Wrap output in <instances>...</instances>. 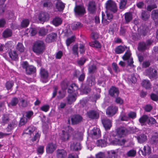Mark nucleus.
<instances>
[{
    "mask_svg": "<svg viewBox=\"0 0 158 158\" xmlns=\"http://www.w3.org/2000/svg\"><path fill=\"white\" fill-rule=\"evenodd\" d=\"M142 155L144 156H146L150 155L151 152V148L148 146H144L143 150H141Z\"/></svg>",
    "mask_w": 158,
    "mask_h": 158,
    "instance_id": "25",
    "label": "nucleus"
},
{
    "mask_svg": "<svg viewBox=\"0 0 158 158\" xmlns=\"http://www.w3.org/2000/svg\"><path fill=\"white\" fill-rule=\"evenodd\" d=\"M157 7V5L156 4L148 5L146 9L148 11L151 12L152 10Z\"/></svg>",
    "mask_w": 158,
    "mask_h": 158,
    "instance_id": "56",
    "label": "nucleus"
},
{
    "mask_svg": "<svg viewBox=\"0 0 158 158\" xmlns=\"http://www.w3.org/2000/svg\"><path fill=\"white\" fill-rule=\"evenodd\" d=\"M87 115L89 118L91 119H97L99 117L98 112L94 110H91L87 112Z\"/></svg>",
    "mask_w": 158,
    "mask_h": 158,
    "instance_id": "14",
    "label": "nucleus"
},
{
    "mask_svg": "<svg viewBox=\"0 0 158 158\" xmlns=\"http://www.w3.org/2000/svg\"><path fill=\"white\" fill-rule=\"evenodd\" d=\"M106 12V16L102 15V22L104 25H107L113 18V15L112 13H110L109 12Z\"/></svg>",
    "mask_w": 158,
    "mask_h": 158,
    "instance_id": "8",
    "label": "nucleus"
},
{
    "mask_svg": "<svg viewBox=\"0 0 158 158\" xmlns=\"http://www.w3.org/2000/svg\"><path fill=\"white\" fill-rule=\"evenodd\" d=\"M14 85V82L12 81H7L6 84V87L7 90L10 89Z\"/></svg>",
    "mask_w": 158,
    "mask_h": 158,
    "instance_id": "59",
    "label": "nucleus"
},
{
    "mask_svg": "<svg viewBox=\"0 0 158 158\" xmlns=\"http://www.w3.org/2000/svg\"><path fill=\"white\" fill-rule=\"evenodd\" d=\"M78 89V87L76 84L73 83L69 87L68 89V92L69 93L72 94L74 93Z\"/></svg>",
    "mask_w": 158,
    "mask_h": 158,
    "instance_id": "26",
    "label": "nucleus"
},
{
    "mask_svg": "<svg viewBox=\"0 0 158 158\" xmlns=\"http://www.w3.org/2000/svg\"><path fill=\"white\" fill-rule=\"evenodd\" d=\"M29 23V21L28 19H25L22 21L21 23V26L23 27H26L28 26Z\"/></svg>",
    "mask_w": 158,
    "mask_h": 158,
    "instance_id": "60",
    "label": "nucleus"
},
{
    "mask_svg": "<svg viewBox=\"0 0 158 158\" xmlns=\"http://www.w3.org/2000/svg\"><path fill=\"white\" fill-rule=\"evenodd\" d=\"M87 82L89 86H91L95 84V79L91 77L88 78Z\"/></svg>",
    "mask_w": 158,
    "mask_h": 158,
    "instance_id": "55",
    "label": "nucleus"
},
{
    "mask_svg": "<svg viewBox=\"0 0 158 158\" xmlns=\"http://www.w3.org/2000/svg\"><path fill=\"white\" fill-rule=\"evenodd\" d=\"M158 134L156 132L155 134L151 137L150 141L151 144L155 145L158 144Z\"/></svg>",
    "mask_w": 158,
    "mask_h": 158,
    "instance_id": "33",
    "label": "nucleus"
},
{
    "mask_svg": "<svg viewBox=\"0 0 158 158\" xmlns=\"http://www.w3.org/2000/svg\"><path fill=\"white\" fill-rule=\"evenodd\" d=\"M78 46L77 44H75L73 46L72 50L74 55H78Z\"/></svg>",
    "mask_w": 158,
    "mask_h": 158,
    "instance_id": "64",
    "label": "nucleus"
},
{
    "mask_svg": "<svg viewBox=\"0 0 158 158\" xmlns=\"http://www.w3.org/2000/svg\"><path fill=\"white\" fill-rule=\"evenodd\" d=\"M19 100L18 98L14 97L11 99L10 102L8 103L9 107H11V106H16L19 103Z\"/></svg>",
    "mask_w": 158,
    "mask_h": 158,
    "instance_id": "31",
    "label": "nucleus"
},
{
    "mask_svg": "<svg viewBox=\"0 0 158 158\" xmlns=\"http://www.w3.org/2000/svg\"><path fill=\"white\" fill-rule=\"evenodd\" d=\"M49 19L48 14L46 12H41L39 15L38 19L42 22L48 21Z\"/></svg>",
    "mask_w": 158,
    "mask_h": 158,
    "instance_id": "17",
    "label": "nucleus"
},
{
    "mask_svg": "<svg viewBox=\"0 0 158 158\" xmlns=\"http://www.w3.org/2000/svg\"><path fill=\"white\" fill-rule=\"evenodd\" d=\"M71 150L73 151H77L81 149L80 144L79 142H76L75 139H74L73 143L70 146Z\"/></svg>",
    "mask_w": 158,
    "mask_h": 158,
    "instance_id": "22",
    "label": "nucleus"
},
{
    "mask_svg": "<svg viewBox=\"0 0 158 158\" xmlns=\"http://www.w3.org/2000/svg\"><path fill=\"white\" fill-rule=\"evenodd\" d=\"M131 54L129 50L127 51L125 54L122 57L123 59L124 60H127L130 58Z\"/></svg>",
    "mask_w": 158,
    "mask_h": 158,
    "instance_id": "51",
    "label": "nucleus"
},
{
    "mask_svg": "<svg viewBox=\"0 0 158 158\" xmlns=\"http://www.w3.org/2000/svg\"><path fill=\"white\" fill-rule=\"evenodd\" d=\"M82 117L80 115L77 114L73 115L71 118L72 123L73 124H77L82 121Z\"/></svg>",
    "mask_w": 158,
    "mask_h": 158,
    "instance_id": "18",
    "label": "nucleus"
},
{
    "mask_svg": "<svg viewBox=\"0 0 158 158\" xmlns=\"http://www.w3.org/2000/svg\"><path fill=\"white\" fill-rule=\"evenodd\" d=\"M56 148V145L55 144L52 143H49L46 147L47 152L48 153H52L55 150Z\"/></svg>",
    "mask_w": 158,
    "mask_h": 158,
    "instance_id": "23",
    "label": "nucleus"
},
{
    "mask_svg": "<svg viewBox=\"0 0 158 158\" xmlns=\"http://www.w3.org/2000/svg\"><path fill=\"white\" fill-rule=\"evenodd\" d=\"M109 94L113 97H116L118 96L119 94V91L118 89L113 86H112L109 90Z\"/></svg>",
    "mask_w": 158,
    "mask_h": 158,
    "instance_id": "16",
    "label": "nucleus"
},
{
    "mask_svg": "<svg viewBox=\"0 0 158 158\" xmlns=\"http://www.w3.org/2000/svg\"><path fill=\"white\" fill-rule=\"evenodd\" d=\"M75 131L73 132V130L71 127H66L65 130L62 131V133L60 135V139L63 142H65L69 140L70 137V134L75 135Z\"/></svg>",
    "mask_w": 158,
    "mask_h": 158,
    "instance_id": "1",
    "label": "nucleus"
},
{
    "mask_svg": "<svg viewBox=\"0 0 158 158\" xmlns=\"http://www.w3.org/2000/svg\"><path fill=\"white\" fill-rule=\"evenodd\" d=\"M40 75L41 80L43 83H46L48 81L49 73L46 69L41 68L40 69Z\"/></svg>",
    "mask_w": 158,
    "mask_h": 158,
    "instance_id": "7",
    "label": "nucleus"
},
{
    "mask_svg": "<svg viewBox=\"0 0 158 158\" xmlns=\"http://www.w3.org/2000/svg\"><path fill=\"white\" fill-rule=\"evenodd\" d=\"M28 104V102L27 101L23 99H22L19 103V105L23 107H26Z\"/></svg>",
    "mask_w": 158,
    "mask_h": 158,
    "instance_id": "54",
    "label": "nucleus"
},
{
    "mask_svg": "<svg viewBox=\"0 0 158 158\" xmlns=\"http://www.w3.org/2000/svg\"><path fill=\"white\" fill-rule=\"evenodd\" d=\"M132 15L131 12H127L124 14L125 22L128 23L132 19Z\"/></svg>",
    "mask_w": 158,
    "mask_h": 158,
    "instance_id": "28",
    "label": "nucleus"
},
{
    "mask_svg": "<svg viewBox=\"0 0 158 158\" xmlns=\"http://www.w3.org/2000/svg\"><path fill=\"white\" fill-rule=\"evenodd\" d=\"M76 99L75 95H69L67 97V102L69 104H71L76 101Z\"/></svg>",
    "mask_w": 158,
    "mask_h": 158,
    "instance_id": "41",
    "label": "nucleus"
},
{
    "mask_svg": "<svg viewBox=\"0 0 158 158\" xmlns=\"http://www.w3.org/2000/svg\"><path fill=\"white\" fill-rule=\"evenodd\" d=\"M127 48L126 46H119L116 48L115 50V52L117 54L122 53Z\"/></svg>",
    "mask_w": 158,
    "mask_h": 158,
    "instance_id": "37",
    "label": "nucleus"
},
{
    "mask_svg": "<svg viewBox=\"0 0 158 158\" xmlns=\"http://www.w3.org/2000/svg\"><path fill=\"white\" fill-rule=\"evenodd\" d=\"M97 143V146L102 147L106 146L107 144V142L106 140L102 139L98 140Z\"/></svg>",
    "mask_w": 158,
    "mask_h": 158,
    "instance_id": "45",
    "label": "nucleus"
},
{
    "mask_svg": "<svg viewBox=\"0 0 158 158\" xmlns=\"http://www.w3.org/2000/svg\"><path fill=\"white\" fill-rule=\"evenodd\" d=\"M120 119L122 121H127L129 119V117L124 113L122 112L120 116Z\"/></svg>",
    "mask_w": 158,
    "mask_h": 158,
    "instance_id": "57",
    "label": "nucleus"
},
{
    "mask_svg": "<svg viewBox=\"0 0 158 158\" xmlns=\"http://www.w3.org/2000/svg\"><path fill=\"white\" fill-rule=\"evenodd\" d=\"M112 68L115 73H118L120 71L118 67L115 63H113L112 64Z\"/></svg>",
    "mask_w": 158,
    "mask_h": 158,
    "instance_id": "62",
    "label": "nucleus"
},
{
    "mask_svg": "<svg viewBox=\"0 0 158 158\" xmlns=\"http://www.w3.org/2000/svg\"><path fill=\"white\" fill-rule=\"evenodd\" d=\"M89 45L92 47H95L97 48H100L101 47V45L97 41L95 40L89 43Z\"/></svg>",
    "mask_w": 158,
    "mask_h": 158,
    "instance_id": "42",
    "label": "nucleus"
},
{
    "mask_svg": "<svg viewBox=\"0 0 158 158\" xmlns=\"http://www.w3.org/2000/svg\"><path fill=\"white\" fill-rule=\"evenodd\" d=\"M74 11L75 14L78 15H82L85 13V8L82 5L76 6L74 8Z\"/></svg>",
    "mask_w": 158,
    "mask_h": 158,
    "instance_id": "10",
    "label": "nucleus"
},
{
    "mask_svg": "<svg viewBox=\"0 0 158 158\" xmlns=\"http://www.w3.org/2000/svg\"><path fill=\"white\" fill-rule=\"evenodd\" d=\"M152 43V41L150 40H147L146 42H140L138 44V49L140 51H143L148 50Z\"/></svg>",
    "mask_w": 158,
    "mask_h": 158,
    "instance_id": "6",
    "label": "nucleus"
},
{
    "mask_svg": "<svg viewBox=\"0 0 158 158\" xmlns=\"http://www.w3.org/2000/svg\"><path fill=\"white\" fill-rule=\"evenodd\" d=\"M52 5V3L49 0L45 1L43 3V6L45 7H50Z\"/></svg>",
    "mask_w": 158,
    "mask_h": 158,
    "instance_id": "61",
    "label": "nucleus"
},
{
    "mask_svg": "<svg viewBox=\"0 0 158 158\" xmlns=\"http://www.w3.org/2000/svg\"><path fill=\"white\" fill-rule=\"evenodd\" d=\"M37 32L36 28L32 27L30 28L29 29H27L25 31V33L27 34L29 33L31 36H33L35 35L37 33Z\"/></svg>",
    "mask_w": 158,
    "mask_h": 158,
    "instance_id": "30",
    "label": "nucleus"
},
{
    "mask_svg": "<svg viewBox=\"0 0 158 158\" xmlns=\"http://www.w3.org/2000/svg\"><path fill=\"white\" fill-rule=\"evenodd\" d=\"M82 26L81 23L79 22H75L72 24V27L73 29L76 30L79 29Z\"/></svg>",
    "mask_w": 158,
    "mask_h": 158,
    "instance_id": "49",
    "label": "nucleus"
},
{
    "mask_svg": "<svg viewBox=\"0 0 158 158\" xmlns=\"http://www.w3.org/2000/svg\"><path fill=\"white\" fill-rule=\"evenodd\" d=\"M150 17V15L148 12L145 10H142L141 14V18L144 21H147Z\"/></svg>",
    "mask_w": 158,
    "mask_h": 158,
    "instance_id": "36",
    "label": "nucleus"
},
{
    "mask_svg": "<svg viewBox=\"0 0 158 158\" xmlns=\"http://www.w3.org/2000/svg\"><path fill=\"white\" fill-rule=\"evenodd\" d=\"M136 151L133 149H132L128 151L127 153V156L129 157H134L136 155Z\"/></svg>",
    "mask_w": 158,
    "mask_h": 158,
    "instance_id": "52",
    "label": "nucleus"
},
{
    "mask_svg": "<svg viewBox=\"0 0 158 158\" xmlns=\"http://www.w3.org/2000/svg\"><path fill=\"white\" fill-rule=\"evenodd\" d=\"M148 31L149 29L148 27H144L142 29H140L139 34L140 35L145 36L148 34Z\"/></svg>",
    "mask_w": 158,
    "mask_h": 158,
    "instance_id": "46",
    "label": "nucleus"
},
{
    "mask_svg": "<svg viewBox=\"0 0 158 158\" xmlns=\"http://www.w3.org/2000/svg\"><path fill=\"white\" fill-rule=\"evenodd\" d=\"M65 7V4L60 1H58L56 4V7L58 11H62Z\"/></svg>",
    "mask_w": 158,
    "mask_h": 158,
    "instance_id": "35",
    "label": "nucleus"
},
{
    "mask_svg": "<svg viewBox=\"0 0 158 158\" xmlns=\"http://www.w3.org/2000/svg\"><path fill=\"white\" fill-rule=\"evenodd\" d=\"M118 107L116 106H110L106 110V114L109 116H112L114 115L117 112Z\"/></svg>",
    "mask_w": 158,
    "mask_h": 158,
    "instance_id": "9",
    "label": "nucleus"
},
{
    "mask_svg": "<svg viewBox=\"0 0 158 158\" xmlns=\"http://www.w3.org/2000/svg\"><path fill=\"white\" fill-rule=\"evenodd\" d=\"M106 12H111L114 13L117 11V7L116 3L111 0L107 1L106 3Z\"/></svg>",
    "mask_w": 158,
    "mask_h": 158,
    "instance_id": "4",
    "label": "nucleus"
},
{
    "mask_svg": "<svg viewBox=\"0 0 158 158\" xmlns=\"http://www.w3.org/2000/svg\"><path fill=\"white\" fill-rule=\"evenodd\" d=\"M10 57L13 60H16L18 59V55L16 51H13L9 52Z\"/></svg>",
    "mask_w": 158,
    "mask_h": 158,
    "instance_id": "39",
    "label": "nucleus"
},
{
    "mask_svg": "<svg viewBox=\"0 0 158 158\" xmlns=\"http://www.w3.org/2000/svg\"><path fill=\"white\" fill-rule=\"evenodd\" d=\"M102 123L106 130L110 129L112 126V122L107 118H105L102 120Z\"/></svg>",
    "mask_w": 158,
    "mask_h": 158,
    "instance_id": "19",
    "label": "nucleus"
},
{
    "mask_svg": "<svg viewBox=\"0 0 158 158\" xmlns=\"http://www.w3.org/2000/svg\"><path fill=\"white\" fill-rule=\"evenodd\" d=\"M127 0H121L119 3V8L120 9L124 10L127 7L126 5Z\"/></svg>",
    "mask_w": 158,
    "mask_h": 158,
    "instance_id": "43",
    "label": "nucleus"
},
{
    "mask_svg": "<svg viewBox=\"0 0 158 158\" xmlns=\"http://www.w3.org/2000/svg\"><path fill=\"white\" fill-rule=\"evenodd\" d=\"M141 84L143 87L146 89H149L151 87L150 81L148 80H144L142 82Z\"/></svg>",
    "mask_w": 158,
    "mask_h": 158,
    "instance_id": "48",
    "label": "nucleus"
},
{
    "mask_svg": "<svg viewBox=\"0 0 158 158\" xmlns=\"http://www.w3.org/2000/svg\"><path fill=\"white\" fill-rule=\"evenodd\" d=\"M157 122L155 118L152 117H149L147 121V124L150 126L155 125Z\"/></svg>",
    "mask_w": 158,
    "mask_h": 158,
    "instance_id": "44",
    "label": "nucleus"
},
{
    "mask_svg": "<svg viewBox=\"0 0 158 158\" xmlns=\"http://www.w3.org/2000/svg\"><path fill=\"white\" fill-rule=\"evenodd\" d=\"M57 34L55 33H51L48 35L45 39V41L47 43L53 42L56 41Z\"/></svg>",
    "mask_w": 158,
    "mask_h": 158,
    "instance_id": "12",
    "label": "nucleus"
},
{
    "mask_svg": "<svg viewBox=\"0 0 158 158\" xmlns=\"http://www.w3.org/2000/svg\"><path fill=\"white\" fill-rule=\"evenodd\" d=\"M88 10L90 14H94L95 13L96 10V5L95 2L90 1L89 2L88 6Z\"/></svg>",
    "mask_w": 158,
    "mask_h": 158,
    "instance_id": "13",
    "label": "nucleus"
},
{
    "mask_svg": "<svg viewBox=\"0 0 158 158\" xmlns=\"http://www.w3.org/2000/svg\"><path fill=\"white\" fill-rule=\"evenodd\" d=\"M91 135L94 139H98L101 135V131L99 128L94 127L92 130Z\"/></svg>",
    "mask_w": 158,
    "mask_h": 158,
    "instance_id": "20",
    "label": "nucleus"
},
{
    "mask_svg": "<svg viewBox=\"0 0 158 158\" xmlns=\"http://www.w3.org/2000/svg\"><path fill=\"white\" fill-rule=\"evenodd\" d=\"M116 133L117 135L121 137L129 134L133 133L134 132L133 131V129L131 127H119L116 129Z\"/></svg>",
    "mask_w": 158,
    "mask_h": 158,
    "instance_id": "3",
    "label": "nucleus"
},
{
    "mask_svg": "<svg viewBox=\"0 0 158 158\" xmlns=\"http://www.w3.org/2000/svg\"><path fill=\"white\" fill-rule=\"evenodd\" d=\"M147 74L150 79L155 77L157 75V71L154 69L150 68L146 71Z\"/></svg>",
    "mask_w": 158,
    "mask_h": 158,
    "instance_id": "15",
    "label": "nucleus"
},
{
    "mask_svg": "<svg viewBox=\"0 0 158 158\" xmlns=\"http://www.w3.org/2000/svg\"><path fill=\"white\" fill-rule=\"evenodd\" d=\"M67 155V153L66 151L63 149H57L56 152V158H66Z\"/></svg>",
    "mask_w": 158,
    "mask_h": 158,
    "instance_id": "11",
    "label": "nucleus"
},
{
    "mask_svg": "<svg viewBox=\"0 0 158 158\" xmlns=\"http://www.w3.org/2000/svg\"><path fill=\"white\" fill-rule=\"evenodd\" d=\"M23 69H25L26 74L31 75L36 71V69L33 66L29 65L27 61H23L22 64Z\"/></svg>",
    "mask_w": 158,
    "mask_h": 158,
    "instance_id": "5",
    "label": "nucleus"
},
{
    "mask_svg": "<svg viewBox=\"0 0 158 158\" xmlns=\"http://www.w3.org/2000/svg\"><path fill=\"white\" fill-rule=\"evenodd\" d=\"M87 60V59L86 57H82L77 60V62L79 65L81 66L84 65Z\"/></svg>",
    "mask_w": 158,
    "mask_h": 158,
    "instance_id": "53",
    "label": "nucleus"
},
{
    "mask_svg": "<svg viewBox=\"0 0 158 158\" xmlns=\"http://www.w3.org/2000/svg\"><path fill=\"white\" fill-rule=\"evenodd\" d=\"M62 20L61 18L57 17H55L52 21V24L56 27L60 25L62 23Z\"/></svg>",
    "mask_w": 158,
    "mask_h": 158,
    "instance_id": "32",
    "label": "nucleus"
},
{
    "mask_svg": "<svg viewBox=\"0 0 158 158\" xmlns=\"http://www.w3.org/2000/svg\"><path fill=\"white\" fill-rule=\"evenodd\" d=\"M75 41V37L74 36H72L70 38H68L66 40V44L68 46L69 45Z\"/></svg>",
    "mask_w": 158,
    "mask_h": 158,
    "instance_id": "58",
    "label": "nucleus"
},
{
    "mask_svg": "<svg viewBox=\"0 0 158 158\" xmlns=\"http://www.w3.org/2000/svg\"><path fill=\"white\" fill-rule=\"evenodd\" d=\"M12 34V30L10 29L7 28L2 32V37L4 38H7L11 36Z\"/></svg>",
    "mask_w": 158,
    "mask_h": 158,
    "instance_id": "27",
    "label": "nucleus"
},
{
    "mask_svg": "<svg viewBox=\"0 0 158 158\" xmlns=\"http://www.w3.org/2000/svg\"><path fill=\"white\" fill-rule=\"evenodd\" d=\"M17 126V124L15 122L12 121L8 124L7 127L6 128V131L8 132H10Z\"/></svg>",
    "mask_w": 158,
    "mask_h": 158,
    "instance_id": "34",
    "label": "nucleus"
},
{
    "mask_svg": "<svg viewBox=\"0 0 158 158\" xmlns=\"http://www.w3.org/2000/svg\"><path fill=\"white\" fill-rule=\"evenodd\" d=\"M97 67L95 65H92L88 68V73L89 74H94L97 72Z\"/></svg>",
    "mask_w": 158,
    "mask_h": 158,
    "instance_id": "40",
    "label": "nucleus"
},
{
    "mask_svg": "<svg viewBox=\"0 0 158 158\" xmlns=\"http://www.w3.org/2000/svg\"><path fill=\"white\" fill-rule=\"evenodd\" d=\"M16 50L20 52H23L24 50V47L22 43H18L16 46Z\"/></svg>",
    "mask_w": 158,
    "mask_h": 158,
    "instance_id": "47",
    "label": "nucleus"
},
{
    "mask_svg": "<svg viewBox=\"0 0 158 158\" xmlns=\"http://www.w3.org/2000/svg\"><path fill=\"white\" fill-rule=\"evenodd\" d=\"M79 52L81 54L85 52V45L83 44H79Z\"/></svg>",
    "mask_w": 158,
    "mask_h": 158,
    "instance_id": "63",
    "label": "nucleus"
},
{
    "mask_svg": "<svg viewBox=\"0 0 158 158\" xmlns=\"http://www.w3.org/2000/svg\"><path fill=\"white\" fill-rule=\"evenodd\" d=\"M148 116L147 115H143L139 119V122L142 126L145 123L148 121Z\"/></svg>",
    "mask_w": 158,
    "mask_h": 158,
    "instance_id": "38",
    "label": "nucleus"
},
{
    "mask_svg": "<svg viewBox=\"0 0 158 158\" xmlns=\"http://www.w3.org/2000/svg\"><path fill=\"white\" fill-rule=\"evenodd\" d=\"M36 129V128L33 126H31L25 129L23 131V135L24 134H27L30 135L33 133Z\"/></svg>",
    "mask_w": 158,
    "mask_h": 158,
    "instance_id": "29",
    "label": "nucleus"
},
{
    "mask_svg": "<svg viewBox=\"0 0 158 158\" xmlns=\"http://www.w3.org/2000/svg\"><path fill=\"white\" fill-rule=\"evenodd\" d=\"M135 137L137 138L138 142L140 143H144L147 139V136L144 133H141Z\"/></svg>",
    "mask_w": 158,
    "mask_h": 158,
    "instance_id": "21",
    "label": "nucleus"
},
{
    "mask_svg": "<svg viewBox=\"0 0 158 158\" xmlns=\"http://www.w3.org/2000/svg\"><path fill=\"white\" fill-rule=\"evenodd\" d=\"M10 121V117L8 114H4L2 115V118L1 123L3 125L8 123Z\"/></svg>",
    "mask_w": 158,
    "mask_h": 158,
    "instance_id": "24",
    "label": "nucleus"
},
{
    "mask_svg": "<svg viewBox=\"0 0 158 158\" xmlns=\"http://www.w3.org/2000/svg\"><path fill=\"white\" fill-rule=\"evenodd\" d=\"M44 44L42 41H38L35 42L32 47L33 51L37 55L42 54L44 49Z\"/></svg>",
    "mask_w": 158,
    "mask_h": 158,
    "instance_id": "2",
    "label": "nucleus"
},
{
    "mask_svg": "<svg viewBox=\"0 0 158 158\" xmlns=\"http://www.w3.org/2000/svg\"><path fill=\"white\" fill-rule=\"evenodd\" d=\"M151 17L153 20L156 19L158 18V9L154 10L152 11Z\"/></svg>",
    "mask_w": 158,
    "mask_h": 158,
    "instance_id": "50",
    "label": "nucleus"
}]
</instances>
